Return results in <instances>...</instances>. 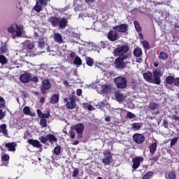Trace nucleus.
I'll use <instances>...</instances> for the list:
<instances>
[{
	"instance_id": "obj_21",
	"label": "nucleus",
	"mask_w": 179,
	"mask_h": 179,
	"mask_svg": "<svg viewBox=\"0 0 179 179\" xmlns=\"http://www.w3.org/2000/svg\"><path fill=\"white\" fill-rule=\"evenodd\" d=\"M27 143L31 145H33V147L36 148H41L42 145L41 143H40V141H37V140H34V139H29L27 141Z\"/></svg>"
},
{
	"instance_id": "obj_29",
	"label": "nucleus",
	"mask_w": 179,
	"mask_h": 179,
	"mask_svg": "<svg viewBox=\"0 0 179 179\" xmlns=\"http://www.w3.org/2000/svg\"><path fill=\"white\" fill-rule=\"evenodd\" d=\"M0 133H2L3 136L8 137V132L6 131V125L2 124L0 125Z\"/></svg>"
},
{
	"instance_id": "obj_48",
	"label": "nucleus",
	"mask_w": 179,
	"mask_h": 179,
	"mask_svg": "<svg viewBox=\"0 0 179 179\" xmlns=\"http://www.w3.org/2000/svg\"><path fill=\"white\" fill-rule=\"evenodd\" d=\"M1 159L2 160V162H8L9 160V155H3L1 157Z\"/></svg>"
},
{
	"instance_id": "obj_53",
	"label": "nucleus",
	"mask_w": 179,
	"mask_h": 179,
	"mask_svg": "<svg viewBox=\"0 0 179 179\" xmlns=\"http://www.w3.org/2000/svg\"><path fill=\"white\" fill-rule=\"evenodd\" d=\"M168 177H169V179H176V173L174 172H171L168 174Z\"/></svg>"
},
{
	"instance_id": "obj_55",
	"label": "nucleus",
	"mask_w": 179,
	"mask_h": 179,
	"mask_svg": "<svg viewBox=\"0 0 179 179\" xmlns=\"http://www.w3.org/2000/svg\"><path fill=\"white\" fill-rule=\"evenodd\" d=\"M178 138L176 137L172 139V141H171V146H173L177 143Z\"/></svg>"
},
{
	"instance_id": "obj_49",
	"label": "nucleus",
	"mask_w": 179,
	"mask_h": 179,
	"mask_svg": "<svg viewBox=\"0 0 179 179\" xmlns=\"http://www.w3.org/2000/svg\"><path fill=\"white\" fill-rule=\"evenodd\" d=\"M5 107V100L0 96V109Z\"/></svg>"
},
{
	"instance_id": "obj_36",
	"label": "nucleus",
	"mask_w": 179,
	"mask_h": 179,
	"mask_svg": "<svg viewBox=\"0 0 179 179\" xmlns=\"http://www.w3.org/2000/svg\"><path fill=\"white\" fill-rule=\"evenodd\" d=\"M8 52V48L6 45H3L0 47V55L2 54H6Z\"/></svg>"
},
{
	"instance_id": "obj_23",
	"label": "nucleus",
	"mask_w": 179,
	"mask_h": 179,
	"mask_svg": "<svg viewBox=\"0 0 179 179\" xmlns=\"http://www.w3.org/2000/svg\"><path fill=\"white\" fill-rule=\"evenodd\" d=\"M23 114L30 117H36V113L31 112L29 106H24V108H23Z\"/></svg>"
},
{
	"instance_id": "obj_9",
	"label": "nucleus",
	"mask_w": 179,
	"mask_h": 179,
	"mask_svg": "<svg viewBox=\"0 0 179 179\" xmlns=\"http://www.w3.org/2000/svg\"><path fill=\"white\" fill-rule=\"evenodd\" d=\"M36 48L41 50V52H48V46L45 42V39H38V43H36Z\"/></svg>"
},
{
	"instance_id": "obj_42",
	"label": "nucleus",
	"mask_w": 179,
	"mask_h": 179,
	"mask_svg": "<svg viewBox=\"0 0 179 179\" xmlns=\"http://www.w3.org/2000/svg\"><path fill=\"white\" fill-rule=\"evenodd\" d=\"M82 64V60L80 57L77 56L76 57V59H74V64L76 65H81Z\"/></svg>"
},
{
	"instance_id": "obj_28",
	"label": "nucleus",
	"mask_w": 179,
	"mask_h": 179,
	"mask_svg": "<svg viewBox=\"0 0 179 179\" xmlns=\"http://www.w3.org/2000/svg\"><path fill=\"white\" fill-rule=\"evenodd\" d=\"M50 102L52 104H55V103H57V102H59V94H53L52 96V97H50Z\"/></svg>"
},
{
	"instance_id": "obj_2",
	"label": "nucleus",
	"mask_w": 179,
	"mask_h": 179,
	"mask_svg": "<svg viewBox=\"0 0 179 179\" xmlns=\"http://www.w3.org/2000/svg\"><path fill=\"white\" fill-rule=\"evenodd\" d=\"M48 22L50 23L53 27H59V29L62 30H64V29H66V26L67 25V20L66 18H59L53 16L48 18Z\"/></svg>"
},
{
	"instance_id": "obj_45",
	"label": "nucleus",
	"mask_w": 179,
	"mask_h": 179,
	"mask_svg": "<svg viewBox=\"0 0 179 179\" xmlns=\"http://www.w3.org/2000/svg\"><path fill=\"white\" fill-rule=\"evenodd\" d=\"M126 117L131 120V119L136 117V115H134V113H131L130 112H127V114H126Z\"/></svg>"
},
{
	"instance_id": "obj_3",
	"label": "nucleus",
	"mask_w": 179,
	"mask_h": 179,
	"mask_svg": "<svg viewBox=\"0 0 179 179\" xmlns=\"http://www.w3.org/2000/svg\"><path fill=\"white\" fill-rule=\"evenodd\" d=\"M129 47L127 45L120 46L114 50V56L120 57L117 59H127L130 57V53H128Z\"/></svg>"
},
{
	"instance_id": "obj_46",
	"label": "nucleus",
	"mask_w": 179,
	"mask_h": 179,
	"mask_svg": "<svg viewBox=\"0 0 179 179\" xmlns=\"http://www.w3.org/2000/svg\"><path fill=\"white\" fill-rule=\"evenodd\" d=\"M46 120L45 119H41V121H39V124H41V126L42 127H46Z\"/></svg>"
},
{
	"instance_id": "obj_35",
	"label": "nucleus",
	"mask_w": 179,
	"mask_h": 179,
	"mask_svg": "<svg viewBox=\"0 0 179 179\" xmlns=\"http://www.w3.org/2000/svg\"><path fill=\"white\" fill-rule=\"evenodd\" d=\"M134 29H136V31H137V33H140V31H141V27H140V24H138V22L134 21Z\"/></svg>"
},
{
	"instance_id": "obj_5",
	"label": "nucleus",
	"mask_w": 179,
	"mask_h": 179,
	"mask_svg": "<svg viewBox=\"0 0 179 179\" xmlns=\"http://www.w3.org/2000/svg\"><path fill=\"white\" fill-rule=\"evenodd\" d=\"M64 101L66 102V108L67 109L73 110L77 106L76 99L73 96L64 98Z\"/></svg>"
},
{
	"instance_id": "obj_63",
	"label": "nucleus",
	"mask_w": 179,
	"mask_h": 179,
	"mask_svg": "<svg viewBox=\"0 0 179 179\" xmlns=\"http://www.w3.org/2000/svg\"><path fill=\"white\" fill-rule=\"evenodd\" d=\"M104 121H106V122H110V116L106 117V118H104Z\"/></svg>"
},
{
	"instance_id": "obj_33",
	"label": "nucleus",
	"mask_w": 179,
	"mask_h": 179,
	"mask_svg": "<svg viewBox=\"0 0 179 179\" xmlns=\"http://www.w3.org/2000/svg\"><path fill=\"white\" fill-rule=\"evenodd\" d=\"M61 151H62V147H60V145H57L55 147V148L53 149V154H55V155H60Z\"/></svg>"
},
{
	"instance_id": "obj_14",
	"label": "nucleus",
	"mask_w": 179,
	"mask_h": 179,
	"mask_svg": "<svg viewBox=\"0 0 179 179\" xmlns=\"http://www.w3.org/2000/svg\"><path fill=\"white\" fill-rule=\"evenodd\" d=\"M132 138H133V141L136 144H138V145L142 144L145 141V138L144 137V136L140 134H134Z\"/></svg>"
},
{
	"instance_id": "obj_4",
	"label": "nucleus",
	"mask_w": 179,
	"mask_h": 179,
	"mask_svg": "<svg viewBox=\"0 0 179 179\" xmlns=\"http://www.w3.org/2000/svg\"><path fill=\"white\" fill-rule=\"evenodd\" d=\"M114 83L118 89H124L128 85V80L124 76H118L114 79Z\"/></svg>"
},
{
	"instance_id": "obj_44",
	"label": "nucleus",
	"mask_w": 179,
	"mask_h": 179,
	"mask_svg": "<svg viewBox=\"0 0 179 179\" xmlns=\"http://www.w3.org/2000/svg\"><path fill=\"white\" fill-rule=\"evenodd\" d=\"M141 44L143 45V47L144 48V49L150 48V45L148 44V42H147V41H143L141 42Z\"/></svg>"
},
{
	"instance_id": "obj_43",
	"label": "nucleus",
	"mask_w": 179,
	"mask_h": 179,
	"mask_svg": "<svg viewBox=\"0 0 179 179\" xmlns=\"http://www.w3.org/2000/svg\"><path fill=\"white\" fill-rule=\"evenodd\" d=\"M92 64H93V59L90 57H86V64H87V66H91Z\"/></svg>"
},
{
	"instance_id": "obj_22",
	"label": "nucleus",
	"mask_w": 179,
	"mask_h": 179,
	"mask_svg": "<svg viewBox=\"0 0 179 179\" xmlns=\"http://www.w3.org/2000/svg\"><path fill=\"white\" fill-rule=\"evenodd\" d=\"M53 41L59 44H62L63 43L62 35L59 33L53 34Z\"/></svg>"
},
{
	"instance_id": "obj_31",
	"label": "nucleus",
	"mask_w": 179,
	"mask_h": 179,
	"mask_svg": "<svg viewBox=\"0 0 179 179\" xmlns=\"http://www.w3.org/2000/svg\"><path fill=\"white\" fill-rule=\"evenodd\" d=\"M149 108L151 110H158L159 109V105L156 103H150Z\"/></svg>"
},
{
	"instance_id": "obj_56",
	"label": "nucleus",
	"mask_w": 179,
	"mask_h": 179,
	"mask_svg": "<svg viewBox=\"0 0 179 179\" xmlns=\"http://www.w3.org/2000/svg\"><path fill=\"white\" fill-rule=\"evenodd\" d=\"M39 118H49V113L42 115L41 116H38Z\"/></svg>"
},
{
	"instance_id": "obj_16",
	"label": "nucleus",
	"mask_w": 179,
	"mask_h": 179,
	"mask_svg": "<svg viewBox=\"0 0 179 179\" xmlns=\"http://www.w3.org/2000/svg\"><path fill=\"white\" fill-rule=\"evenodd\" d=\"M143 160L144 159L141 157L133 158V159H131V163H133V169L136 170L138 169V166H140V164L142 163Z\"/></svg>"
},
{
	"instance_id": "obj_26",
	"label": "nucleus",
	"mask_w": 179,
	"mask_h": 179,
	"mask_svg": "<svg viewBox=\"0 0 179 179\" xmlns=\"http://www.w3.org/2000/svg\"><path fill=\"white\" fill-rule=\"evenodd\" d=\"M43 138H46L49 143L52 144L57 141V138H56V137L52 134H48L46 136H43Z\"/></svg>"
},
{
	"instance_id": "obj_54",
	"label": "nucleus",
	"mask_w": 179,
	"mask_h": 179,
	"mask_svg": "<svg viewBox=\"0 0 179 179\" xmlns=\"http://www.w3.org/2000/svg\"><path fill=\"white\" fill-rule=\"evenodd\" d=\"M69 134H70V136L71 137V138L74 139V138H76V132L74 131V130H70Z\"/></svg>"
},
{
	"instance_id": "obj_58",
	"label": "nucleus",
	"mask_w": 179,
	"mask_h": 179,
	"mask_svg": "<svg viewBox=\"0 0 179 179\" xmlns=\"http://www.w3.org/2000/svg\"><path fill=\"white\" fill-rule=\"evenodd\" d=\"M30 81L34 82V83H38V78L37 77H33L30 79Z\"/></svg>"
},
{
	"instance_id": "obj_59",
	"label": "nucleus",
	"mask_w": 179,
	"mask_h": 179,
	"mask_svg": "<svg viewBox=\"0 0 179 179\" xmlns=\"http://www.w3.org/2000/svg\"><path fill=\"white\" fill-rule=\"evenodd\" d=\"M5 117V113H3L1 110H0V120H2Z\"/></svg>"
},
{
	"instance_id": "obj_10",
	"label": "nucleus",
	"mask_w": 179,
	"mask_h": 179,
	"mask_svg": "<svg viewBox=\"0 0 179 179\" xmlns=\"http://www.w3.org/2000/svg\"><path fill=\"white\" fill-rule=\"evenodd\" d=\"M21 45L23 47V49L27 50V51H31L36 48V43L28 40L24 41Z\"/></svg>"
},
{
	"instance_id": "obj_47",
	"label": "nucleus",
	"mask_w": 179,
	"mask_h": 179,
	"mask_svg": "<svg viewBox=\"0 0 179 179\" xmlns=\"http://www.w3.org/2000/svg\"><path fill=\"white\" fill-rule=\"evenodd\" d=\"M79 173H80V170L76 168V169H74V171L73 172V178H77Z\"/></svg>"
},
{
	"instance_id": "obj_20",
	"label": "nucleus",
	"mask_w": 179,
	"mask_h": 179,
	"mask_svg": "<svg viewBox=\"0 0 179 179\" xmlns=\"http://www.w3.org/2000/svg\"><path fill=\"white\" fill-rule=\"evenodd\" d=\"M107 38L110 41H115L118 39V34L114 31H110L107 34Z\"/></svg>"
},
{
	"instance_id": "obj_30",
	"label": "nucleus",
	"mask_w": 179,
	"mask_h": 179,
	"mask_svg": "<svg viewBox=\"0 0 179 179\" xmlns=\"http://www.w3.org/2000/svg\"><path fill=\"white\" fill-rule=\"evenodd\" d=\"M174 81H176V78L171 76L166 77V79H165V83L169 85H171Z\"/></svg>"
},
{
	"instance_id": "obj_17",
	"label": "nucleus",
	"mask_w": 179,
	"mask_h": 179,
	"mask_svg": "<svg viewBox=\"0 0 179 179\" xmlns=\"http://www.w3.org/2000/svg\"><path fill=\"white\" fill-rule=\"evenodd\" d=\"M83 129H85V127H83V124L81 123H78L74 126V130L77 132L78 134L77 137L78 139L82 138V133H83Z\"/></svg>"
},
{
	"instance_id": "obj_57",
	"label": "nucleus",
	"mask_w": 179,
	"mask_h": 179,
	"mask_svg": "<svg viewBox=\"0 0 179 179\" xmlns=\"http://www.w3.org/2000/svg\"><path fill=\"white\" fill-rule=\"evenodd\" d=\"M36 115H38V117H42L45 113H42L41 110H36Z\"/></svg>"
},
{
	"instance_id": "obj_12",
	"label": "nucleus",
	"mask_w": 179,
	"mask_h": 179,
	"mask_svg": "<svg viewBox=\"0 0 179 179\" xmlns=\"http://www.w3.org/2000/svg\"><path fill=\"white\" fill-rule=\"evenodd\" d=\"M114 32H120V33H127L128 31V24H122L117 26H115L113 28Z\"/></svg>"
},
{
	"instance_id": "obj_41",
	"label": "nucleus",
	"mask_w": 179,
	"mask_h": 179,
	"mask_svg": "<svg viewBox=\"0 0 179 179\" xmlns=\"http://www.w3.org/2000/svg\"><path fill=\"white\" fill-rule=\"evenodd\" d=\"M109 90H110V89L108 88V87L107 85L101 86V92H103V94H107Z\"/></svg>"
},
{
	"instance_id": "obj_8",
	"label": "nucleus",
	"mask_w": 179,
	"mask_h": 179,
	"mask_svg": "<svg viewBox=\"0 0 179 179\" xmlns=\"http://www.w3.org/2000/svg\"><path fill=\"white\" fill-rule=\"evenodd\" d=\"M152 78L155 80V85L161 84V77L162 76L163 72L160 69L154 70L152 73Z\"/></svg>"
},
{
	"instance_id": "obj_27",
	"label": "nucleus",
	"mask_w": 179,
	"mask_h": 179,
	"mask_svg": "<svg viewBox=\"0 0 179 179\" xmlns=\"http://www.w3.org/2000/svg\"><path fill=\"white\" fill-rule=\"evenodd\" d=\"M143 127V124L141 122H134L131 124V129L134 131L139 130Z\"/></svg>"
},
{
	"instance_id": "obj_37",
	"label": "nucleus",
	"mask_w": 179,
	"mask_h": 179,
	"mask_svg": "<svg viewBox=\"0 0 179 179\" xmlns=\"http://www.w3.org/2000/svg\"><path fill=\"white\" fill-rule=\"evenodd\" d=\"M153 175H154V172H152V171L147 172V173H145V175L143 176V179H150L152 177Z\"/></svg>"
},
{
	"instance_id": "obj_50",
	"label": "nucleus",
	"mask_w": 179,
	"mask_h": 179,
	"mask_svg": "<svg viewBox=\"0 0 179 179\" xmlns=\"http://www.w3.org/2000/svg\"><path fill=\"white\" fill-rule=\"evenodd\" d=\"M39 141H41V143H42V144H45V143H46V142L48 141V140L43 136H41V137H39Z\"/></svg>"
},
{
	"instance_id": "obj_60",
	"label": "nucleus",
	"mask_w": 179,
	"mask_h": 179,
	"mask_svg": "<svg viewBox=\"0 0 179 179\" xmlns=\"http://www.w3.org/2000/svg\"><path fill=\"white\" fill-rule=\"evenodd\" d=\"M172 118L174 121H179V117L177 115H173Z\"/></svg>"
},
{
	"instance_id": "obj_61",
	"label": "nucleus",
	"mask_w": 179,
	"mask_h": 179,
	"mask_svg": "<svg viewBox=\"0 0 179 179\" xmlns=\"http://www.w3.org/2000/svg\"><path fill=\"white\" fill-rule=\"evenodd\" d=\"M136 62H143V59H141L140 57H137L136 59Z\"/></svg>"
},
{
	"instance_id": "obj_7",
	"label": "nucleus",
	"mask_w": 179,
	"mask_h": 179,
	"mask_svg": "<svg viewBox=\"0 0 179 179\" xmlns=\"http://www.w3.org/2000/svg\"><path fill=\"white\" fill-rule=\"evenodd\" d=\"M48 2L49 0H38L36 1V6L34 7V10L36 12V13H40L43 10L42 8H45L48 6Z\"/></svg>"
},
{
	"instance_id": "obj_25",
	"label": "nucleus",
	"mask_w": 179,
	"mask_h": 179,
	"mask_svg": "<svg viewBox=\"0 0 179 179\" xmlns=\"http://www.w3.org/2000/svg\"><path fill=\"white\" fill-rule=\"evenodd\" d=\"M142 54L143 52L141 50V48L138 47L134 48V50H133V55H134V57H140Z\"/></svg>"
},
{
	"instance_id": "obj_52",
	"label": "nucleus",
	"mask_w": 179,
	"mask_h": 179,
	"mask_svg": "<svg viewBox=\"0 0 179 179\" xmlns=\"http://www.w3.org/2000/svg\"><path fill=\"white\" fill-rule=\"evenodd\" d=\"M172 85L179 88V78H176V80L173 81Z\"/></svg>"
},
{
	"instance_id": "obj_40",
	"label": "nucleus",
	"mask_w": 179,
	"mask_h": 179,
	"mask_svg": "<svg viewBox=\"0 0 179 179\" xmlns=\"http://www.w3.org/2000/svg\"><path fill=\"white\" fill-rule=\"evenodd\" d=\"M85 2L90 8H94V0H85Z\"/></svg>"
},
{
	"instance_id": "obj_62",
	"label": "nucleus",
	"mask_w": 179,
	"mask_h": 179,
	"mask_svg": "<svg viewBox=\"0 0 179 179\" xmlns=\"http://www.w3.org/2000/svg\"><path fill=\"white\" fill-rule=\"evenodd\" d=\"M81 94H82V90L81 89L77 90V96H81Z\"/></svg>"
},
{
	"instance_id": "obj_51",
	"label": "nucleus",
	"mask_w": 179,
	"mask_h": 179,
	"mask_svg": "<svg viewBox=\"0 0 179 179\" xmlns=\"http://www.w3.org/2000/svg\"><path fill=\"white\" fill-rule=\"evenodd\" d=\"M130 88H131V90H136V81L133 80L131 82H130Z\"/></svg>"
},
{
	"instance_id": "obj_15",
	"label": "nucleus",
	"mask_w": 179,
	"mask_h": 179,
	"mask_svg": "<svg viewBox=\"0 0 179 179\" xmlns=\"http://www.w3.org/2000/svg\"><path fill=\"white\" fill-rule=\"evenodd\" d=\"M31 78H31V74L30 73H26L19 77V80H20L22 83H28Z\"/></svg>"
},
{
	"instance_id": "obj_1",
	"label": "nucleus",
	"mask_w": 179,
	"mask_h": 179,
	"mask_svg": "<svg viewBox=\"0 0 179 179\" xmlns=\"http://www.w3.org/2000/svg\"><path fill=\"white\" fill-rule=\"evenodd\" d=\"M8 33L11 34V38L13 40L16 39V38H24V30H23V27L16 24L8 27Z\"/></svg>"
},
{
	"instance_id": "obj_11",
	"label": "nucleus",
	"mask_w": 179,
	"mask_h": 179,
	"mask_svg": "<svg viewBox=\"0 0 179 179\" xmlns=\"http://www.w3.org/2000/svg\"><path fill=\"white\" fill-rule=\"evenodd\" d=\"M114 97H115V101L122 103L125 99H127V94H124L122 92L117 90L115 91Z\"/></svg>"
},
{
	"instance_id": "obj_24",
	"label": "nucleus",
	"mask_w": 179,
	"mask_h": 179,
	"mask_svg": "<svg viewBox=\"0 0 179 179\" xmlns=\"http://www.w3.org/2000/svg\"><path fill=\"white\" fill-rule=\"evenodd\" d=\"M5 148H8V151L9 152H15L16 148V143H8L5 144Z\"/></svg>"
},
{
	"instance_id": "obj_38",
	"label": "nucleus",
	"mask_w": 179,
	"mask_h": 179,
	"mask_svg": "<svg viewBox=\"0 0 179 179\" xmlns=\"http://www.w3.org/2000/svg\"><path fill=\"white\" fill-rule=\"evenodd\" d=\"M159 59H162V60H166L168 59V54L164 52H161L159 53Z\"/></svg>"
},
{
	"instance_id": "obj_39",
	"label": "nucleus",
	"mask_w": 179,
	"mask_h": 179,
	"mask_svg": "<svg viewBox=\"0 0 179 179\" xmlns=\"http://www.w3.org/2000/svg\"><path fill=\"white\" fill-rule=\"evenodd\" d=\"M6 62H8V59H6V57L5 56L0 55V63L1 64L3 65L6 64Z\"/></svg>"
},
{
	"instance_id": "obj_64",
	"label": "nucleus",
	"mask_w": 179,
	"mask_h": 179,
	"mask_svg": "<svg viewBox=\"0 0 179 179\" xmlns=\"http://www.w3.org/2000/svg\"><path fill=\"white\" fill-rule=\"evenodd\" d=\"M70 57L71 58H74V57H76V52H73L70 54Z\"/></svg>"
},
{
	"instance_id": "obj_19",
	"label": "nucleus",
	"mask_w": 179,
	"mask_h": 179,
	"mask_svg": "<svg viewBox=\"0 0 179 179\" xmlns=\"http://www.w3.org/2000/svg\"><path fill=\"white\" fill-rule=\"evenodd\" d=\"M50 89V83L48 79L43 80L42 81V88H41V92L43 94L46 92V90H49Z\"/></svg>"
},
{
	"instance_id": "obj_18",
	"label": "nucleus",
	"mask_w": 179,
	"mask_h": 179,
	"mask_svg": "<svg viewBox=\"0 0 179 179\" xmlns=\"http://www.w3.org/2000/svg\"><path fill=\"white\" fill-rule=\"evenodd\" d=\"M143 78L145 81H147L149 83L155 84V79L152 77V74L151 72H145L143 73Z\"/></svg>"
},
{
	"instance_id": "obj_13",
	"label": "nucleus",
	"mask_w": 179,
	"mask_h": 179,
	"mask_svg": "<svg viewBox=\"0 0 179 179\" xmlns=\"http://www.w3.org/2000/svg\"><path fill=\"white\" fill-rule=\"evenodd\" d=\"M127 59H122V58H116L114 61V64H115V67L118 69H124L125 67H127V64L124 62Z\"/></svg>"
},
{
	"instance_id": "obj_34",
	"label": "nucleus",
	"mask_w": 179,
	"mask_h": 179,
	"mask_svg": "<svg viewBox=\"0 0 179 179\" xmlns=\"http://www.w3.org/2000/svg\"><path fill=\"white\" fill-rule=\"evenodd\" d=\"M83 107H84V108H85V109H87V110H89V111L94 110V108H93V106H92V105H90L87 103H83Z\"/></svg>"
},
{
	"instance_id": "obj_32",
	"label": "nucleus",
	"mask_w": 179,
	"mask_h": 179,
	"mask_svg": "<svg viewBox=\"0 0 179 179\" xmlns=\"http://www.w3.org/2000/svg\"><path fill=\"white\" fill-rule=\"evenodd\" d=\"M157 150V143H154L150 145V153L154 154Z\"/></svg>"
},
{
	"instance_id": "obj_6",
	"label": "nucleus",
	"mask_w": 179,
	"mask_h": 179,
	"mask_svg": "<svg viewBox=\"0 0 179 179\" xmlns=\"http://www.w3.org/2000/svg\"><path fill=\"white\" fill-rule=\"evenodd\" d=\"M103 159H101V163L104 166H108L113 162V156L111 155V152L108 150L103 152Z\"/></svg>"
}]
</instances>
